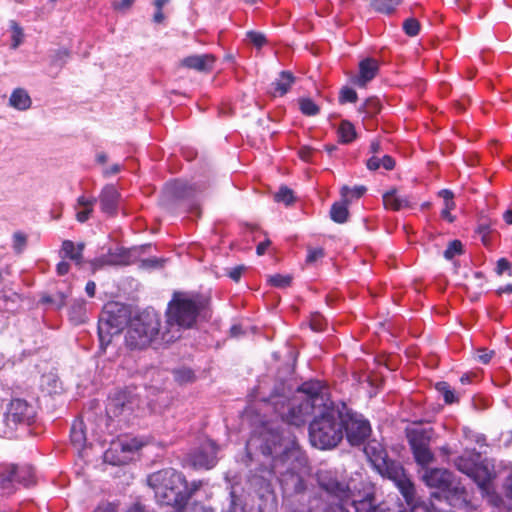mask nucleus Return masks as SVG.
I'll use <instances>...</instances> for the list:
<instances>
[{
  "mask_svg": "<svg viewBox=\"0 0 512 512\" xmlns=\"http://www.w3.org/2000/svg\"><path fill=\"white\" fill-rule=\"evenodd\" d=\"M262 453L272 458L271 473L278 476L284 493L300 496L305 499V483L299 471L306 465V458L302 452L294 447L282 443L278 434H271L261 446Z\"/></svg>",
  "mask_w": 512,
  "mask_h": 512,
  "instance_id": "nucleus-1",
  "label": "nucleus"
},
{
  "mask_svg": "<svg viewBox=\"0 0 512 512\" xmlns=\"http://www.w3.org/2000/svg\"><path fill=\"white\" fill-rule=\"evenodd\" d=\"M297 392L300 396L289 399L276 390L267 399L263 398V401L270 404L284 422L299 427L307 421L315 409H320L325 401H328V393L325 385L319 380L302 383Z\"/></svg>",
  "mask_w": 512,
  "mask_h": 512,
  "instance_id": "nucleus-2",
  "label": "nucleus"
},
{
  "mask_svg": "<svg viewBox=\"0 0 512 512\" xmlns=\"http://www.w3.org/2000/svg\"><path fill=\"white\" fill-rule=\"evenodd\" d=\"M208 305L209 298L202 294L175 291L165 311L163 343L175 342L184 330L193 328Z\"/></svg>",
  "mask_w": 512,
  "mask_h": 512,
  "instance_id": "nucleus-3",
  "label": "nucleus"
},
{
  "mask_svg": "<svg viewBox=\"0 0 512 512\" xmlns=\"http://www.w3.org/2000/svg\"><path fill=\"white\" fill-rule=\"evenodd\" d=\"M147 483L153 489L157 501L172 506L176 512L185 508L189 499L206 484L203 480L188 482L182 472L173 468L152 473Z\"/></svg>",
  "mask_w": 512,
  "mask_h": 512,
  "instance_id": "nucleus-4",
  "label": "nucleus"
},
{
  "mask_svg": "<svg viewBox=\"0 0 512 512\" xmlns=\"http://www.w3.org/2000/svg\"><path fill=\"white\" fill-rule=\"evenodd\" d=\"M319 487L326 493L308 496V505L298 512H349L351 491L344 481H340L335 472L321 470L317 473Z\"/></svg>",
  "mask_w": 512,
  "mask_h": 512,
  "instance_id": "nucleus-5",
  "label": "nucleus"
},
{
  "mask_svg": "<svg viewBox=\"0 0 512 512\" xmlns=\"http://www.w3.org/2000/svg\"><path fill=\"white\" fill-rule=\"evenodd\" d=\"M340 404L334 405L325 401L320 413L309 424V439L311 444L319 449L336 447L343 439Z\"/></svg>",
  "mask_w": 512,
  "mask_h": 512,
  "instance_id": "nucleus-6",
  "label": "nucleus"
},
{
  "mask_svg": "<svg viewBox=\"0 0 512 512\" xmlns=\"http://www.w3.org/2000/svg\"><path fill=\"white\" fill-rule=\"evenodd\" d=\"M158 339L163 342V326L160 315L154 310L144 311L136 317L125 336L130 349H144Z\"/></svg>",
  "mask_w": 512,
  "mask_h": 512,
  "instance_id": "nucleus-7",
  "label": "nucleus"
},
{
  "mask_svg": "<svg viewBox=\"0 0 512 512\" xmlns=\"http://www.w3.org/2000/svg\"><path fill=\"white\" fill-rule=\"evenodd\" d=\"M127 310L117 303L107 304L98 321V336L101 347L110 344L114 335H119L127 325Z\"/></svg>",
  "mask_w": 512,
  "mask_h": 512,
  "instance_id": "nucleus-8",
  "label": "nucleus"
},
{
  "mask_svg": "<svg viewBox=\"0 0 512 512\" xmlns=\"http://www.w3.org/2000/svg\"><path fill=\"white\" fill-rule=\"evenodd\" d=\"M341 422L343 425V434L345 433L348 442L357 446L362 444L371 433V426L367 419L361 414L354 412L352 409L341 402L340 403Z\"/></svg>",
  "mask_w": 512,
  "mask_h": 512,
  "instance_id": "nucleus-9",
  "label": "nucleus"
},
{
  "mask_svg": "<svg viewBox=\"0 0 512 512\" xmlns=\"http://www.w3.org/2000/svg\"><path fill=\"white\" fill-rule=\"evenodd\" d=\"M432 431L425 428H414L407 431V439L416 463L422 467L434 460L430 450Z\"/></svg>",
  "mask_w": 512,
  "mask_h": 512,
  "instance_id": "nucleus-10",
  "label": "nucleus"
},
{
  "mask_svg": "<svg viewBox=\"0 0 512 512\" xmlns=\"http://www.w3.org/2000/svg\"><path fill=\"white\" fill-rule=\"evenodd\" d=\"M35 407L21 398H15L7 406L4 421L10 429L18 426H30L35 422Z\"/></svg>",
  "mask_w": 512,
  "mask_h": 512,
  "instance_id": "nucleus-11",
  "label": "nucleus"
},
{
  "mask_svg": "<svg viewBox=\"0 0 512 512\" xmlns=\"http://www.w3.org/2000/svg\"><path fill=\"white\" fill-rule=\"evenodd\" d=\"M378 469L384 477L395 483L405 500H411L414 493V485L406 477L404 468L399 462L383 458L382 463L378 465Z\"/></svg>",
  "mask_w": 512,
  "mask_h": 512,
  "instance_id": "nucleus-12",
  "label": "nucleus"
},
{
  "mask_svg": "<svg viewBox=\"0 0 512 512\" xmlns=\"http://www.w3.org/2000/svg\"><path fill=\"white\" fill-rule=\"evenodd\" d=\"M34 482V472L31 466H17L14 464L7 465L0 473V487L7 490L8 493L13 491L16 483L29 486Z\"/></svg>",
  "mask_w": 512,
  "mask_h": 512,
  "instance_id": "nucleus-13",
  "label": "nucleus"
},
{
  "mask_svg": "<svg viewBox=\"0 0 512 512\" xmlns=\"http://www.w3.org/2000/svg\"><path fill=\"white\" fill-rule=\"evenodd\" d=\"M423 481L427 486L437 488L443 492H450L455 495L462 494L464 488L460 487L454 479V475L447 469L433 468L428 469L423 474Z\"/></svg>",
  "mask_w": 512,
  "mask_h": 512,
  "instance_id": "nucleus-14",
  "label": "nucleus"
},
{
  "mask_svg": "<svg viewBox=\"0 0 512 512\" xmlns=\"http://www.w3.org/2000/svg\"><path fill=\"white\" fill-rule=\"evenodd\" d=\"M217 444L210 439L205 440L194 451L189 453L187 461L194 469L209 470L217 463Z\"/></svg>",
  "mask_w": 512,
  "mask_h": 512,
  "instance_id": "nucleus-15",
  "label": "nucleus"
},
{
  "mask_svg": "<svg viewBox=\"0 0 512 512\" xmlns=\"http://www.w3.org/2000/svg\"><path fill=\"white\" fill-rule=\"evenodd\" d=\"M197 186L189 184L184 180H174L166 183L162 195V203L169 206L176 201L195 199L199 193Z\"/></svg>",
  "mask_w": 512,
  "mask_h": 512,
  "instance_id": "nucleus-16",
  "label": "nucleus"
},
{
  "mask_svg": "<svg viewBox=\"0 0 512 512\" xmlns=\"http://www.w3.org/2000/svg\"><path fill=\"white\" fill-rule=\"evenodd\" d=\"M468 476L477 484L482 494L489 498L492 505L500 506L502 498L495 492L492 484L495 474L486 465L479 462Z\"/></svg>",
  "mask_w": 512,
  "mask_h": 512,
  "instance_id": "nucleus-17",
  "label": "nucleus"
},
{
  "mask_svg": "<svg viewBox=\"0 0 512 512\" xmlns=\"http://www.w3.org/2000/svg\"><path fill=\"white\" fill-rule=\"evenodd\" d=\"M136 440L113 443L104 453V461L114 466L126 465L132 460L133 454L139 449Z\"/></svg>",
  "mask_w": 512,
  "mask_h": 512,
  "instance_id": "nucleus-18",
  "label": "nucleus"
},
{
  "mask_svg": "<svg viewBox=\"0 0 512 512\" xmlns=\"http://www.w3.org/2000/svg\"><path fill=\"white\" fill-rule=\"evenodd\" d=\"M351 505L355 508V512H402V505L398 499L393 498L376 504L375 498L368 495L359 501L353 500Z\"/></svg>",
  "mask_w": 512,
  "mask_h": 512,
  "instance_id": "nucleus-19",
  "label": "nucleus"
},
{
  "mask_svg": "<svg viewBox=\"0 0 512 512\" xmlns=\"http://www.w3.org/2000/svg\"><path fill=\"white\" fill-rule=\"evenodd\" d=\"M177 512H214L211 507H207L200 503H194L188 508H183ZM221 512H248L246 504L242 496L238 495L232 488L229 493V503Z\"/></svg>",
  "mask_w": 512,
  "mask_h": 512,
  "instance_id": "nucleus-20",
  "label": "nucleus"
},
{
  "mask_svg": "<svg viewBox=\"0 0 512 512\" xmlns=\"http://www.w3.org/2000/svg\"><path fill=\"white\" fill-rule=\"evenodd\" d=\"M129 261V252L123 247L109 249L106 255L95 258L91 261L93 270L100 269L105 265H124Z\"/></svg>",
  "mask_w": 512,
  "mask_h": 512,
  "instance_id": "nucleus-21",
  "label": "nucleus"
},
{
  "mask_svg": "<svg viewBox=\"0 0 512 512\" xmlns=\"http://www.w3.org/2000/svg\"><path fill=\"white\" fill-rule=\"evenodd\" d=\"M120 194L113 185H106L99 196L100 207L103 213L113 216L117 214Z\"/></svg>",
  "mask_w": 512,
  "mask_h": 512,
  "instance_id": "nucleus-22",
  "label": "nucleus"
},
{
  "mask_svg": "<svg viewBox=\"0 0 512 512\" xmlns=\"http://www.w3.org/2000/svg\"><path fill=\"white\" fill-rule=\"evenodd\" d=\"M378 69L379 65L375 59H363L359 63V75L355 78L354 83L359 87H365L376 76Z\"/></svg>",
  "mask_w": 512,
  "mask_h": 512,
  "instance_id": "nucleus-23",
  "label": "nucleus"
},
{
  "mask_svg": "<svg viewBox=\"0 0 512 512\" xmlns=\"http://www.w3.org/2000/svg\"><path fill=\"white\" fill-rule=\"evenodd\" d=\"M215 58L211 54L192 55L182 60V65L199 72H207L212 69Z\"/></svg>",
  "mask_w": 512,
  "mask_h": 512,
  "instance_id": "nucleus-24",
  "label": "nucleus"
},
{
  "mask_svg": "<svg viewBox=\"0 0 512 512\" xmlns=\"http://www.w3.org/2000/svg\"><path fill=\"white\" fill-rule=\"evenodd\" d=\"M480 459V453L473 449L471 451H466L463 455L457 457L454 463L459 471L468 476L480 462Z\"/></svg>",
  "mask_w": 512,
  "mask_h": 512,
  "instance_id": "nucleus-25",
  "label": "nucleus"
},
{
  "mask_svg": "<svg viewBox=\"0 0 512 512\" xmlns=\"http://www.w3.org/2000/svg\"><path fill=\"white\" fill-rule=\"evenodd\" d=\"M383 203L385 208H389L394 211H399L403 208H409L412 206L409 196H399L395 190L386 192L383 195Z\"/></svg>",
  "mask_w": 512,
  "mask_h": 512,
  "instance_id": "nucleus-26",
  "label": "nucleus"
},
{
  "mask_svg": "<svg viewBox=\"0 0 512 512\" xmlns=\"http://www.w3.org/2000/svg\"><path fill=\"white\" fill-rule=\"evenodd\" d=\"M69 320L74 325H80L87 321L86 302L84 300H74L69 307Z\"/></svg>",
  "mask_w": 512,
  "mask_h": 512,
  "instance_id": "nucleus-27",
  "label": "nucleus"
},
{
  "mask_svg": "<svg viewBox=\"0 0 512 512\" xmlns=\"http://www.w3.org/2000/svg\"><path fill=\"white\" fill-rule=\"evenodd\" d=\"M32 101L26 90L22 88L15 89L9 98V105L19 111L28 110Z\"/></svg>",
  "mask_w": 512,
  "mask_h": 512,
  "instance_id": "nucleus-28",
  "label": "nucleus"
},
{
  "mask_svg": "<svg viewBox=\"0 0 512 512\" xmlns=\"http://www.w3.org/2000/svg\"><path fill=\"white\" fill-rule=\"evenodd\" d=\"M84 250V243H78L75 246L71 240H64L61 247L63 256L74 261L75 264L80 265L82 263V253Z\"/></svg>",
  "mask_w": 512,
  "mask_h": 512,
  "instance_id": "nucleus-29",
  "label": "nucleus"
},
{
  "mask_svg": "<svg viewBox=\"0 0 512 512\" xmlns=\"http://www.w3.org/2000/svg\"><path fill=\"white\" fill-rule=\"evenodd\" d=\"M295 82V77L290 71H282L279 77L272 83L275 96L285 95L292 84Z\"/></svg>",
  "mask_w": 512,
  "mask_h": 512,
  "instance_id": "nucleus-30",
  "label": "nucleus"
},
{
  "mask_svg": "<svg viewBox=\"0 0 512 512\" xmlns=\"http://www.w3.org/2000/svg\"><path fill=\"white\" fill-rule=\"evenodd\" d=\"M349 199H344L342 202H335L330 209L331 219L339 224L347 222L349 217L348 210Z\"/></svg>",
  "mask_w": 512,
  "mask_h": 512,
  "instance_id": "nucleus-31",
  "label": "nucleus"
},
{
  "mask_svg": "<svg viewBox=\"0 0 512 512\" xmlns=\"http://www.w3.org/2000/svg\"><path fill=\"white\" fill-rule=\"evenodd\" d=\"M70 439L72 444L78 449L83 448L86 443V433L84 423L81 420H75L71 426Z\"/></svg>",
  "mask_w": 512,
  "mask_h": 512,
  "instance_id": "nucleus-32",
  "label": "nucleus"
},
{
  "mask_svg": "<svg viewBox=\"0 0 512 512\" xmlns=\"http://www.w3.org/2000/svg\"><path fill=\"white\" fill-rule=\"evenodd\" d=\"M338 136L342 144H349L354 141L357 136L354 125L348 120H343L338 128Z\"/></svg>",
  "mask_w": 512,
  "mask_h": 512,
  "instance_id": "nucleus-33",
  "label": "nucleus"
},
{
  "mask_svg": "<svg viewBox=\"0 0 512 512\" xmlns=\"http://www.w3.org/2000/svg\"><path fill=\"white\" fill-rule=\"evenodd\" d=\"M77 203L79 206H82L84 209L82 211L77 212L76 219L79 222L84 223L89 219V217L93 211V206L96 203V198H86L84 196H80L77 200Z\"/></svg>",
  "mask_w": 512,
  "mask_h": 512,
  "instance_id": "nucleus-34",
  "label": "nucleus"
},
{
  "mask_svg": "<svg viewBox=\"0 0 512 512\" xmlns=\"http://www.w3.org/2000/svg\"><path fill=\"white\" fill-rule=\"evenodd\" d=\"M127 404L126 393L119 392L114 398L110 399L107 406V411L113 413L116 416L125 410Z\"/></svg>",
  "mask_w": 512,
  "mask_h": 512,
  "instance_id": "nucleus-35",
  "label": "nucleus"
},
{
  "mask_svg": "<svg viewBox=\"0 0 512 512\" xmlns=\"http://www.w3.org/2000/svg\"><path fill=\"white\" fill-rule=\"evenodd\" d=\"M381 111V103L377 98H368L359 108V112L373 117Z\"/></svg>",
  "mask_w": 512,
  "mask_h": 512,
  "instance_id": "nucleus-36",
  "label": "nucleus"
},
{
  "mask_svg": "<svg viewBox=\"0 0 512 512\" xmlns=\"http://www.w3.org/2000/svg\"><path fill=\"white\" fill-rule=\"evenodd\" d=\"M402 2V0H371V5L374 10L390 14Z\"/></svg>",
  "mask_w": 512,
  "mask_h": 512,
  "instance_id": "nucleus-37",
  "label": "nucleus"
},
{
  "mask_svg": "<svg viewBox=\"0 0 512 512\" xmlns=\"http://www.w3.org/2000/svg\"><path fill=\"white\" fill-rule=\"evenodd\" d=\"M299 109L305 116H316L320 112L319 106L309 97L299 98Z\"/></svg>",
  "mask_w": 512,
  "mask_h": 512,
  "instance_id": "nucleus-38",
  "label": "nucleus"
},
{
  "mask_svg": "<svg viewBox=\"0 0 512 512\" xmlns=\"http://www.w3.org/2000/svg\"><path fill=\"white\" fill-rule=\"evenodd\" d=\"M436 389L439 393H441L446 404H453L458 402V396L447 382H438L436 384Z\"/></svg>",
  "mask_w": 512,
  "mask_h": 512,
  "instance_id": "nucleus-39",
  "label": "nucleus"
},
{
  "mask_svg": "<svg viewBox=\"0 0 512 512\" xmlns=\"http://www.w3.org/2000/svg\"><path fill=\"white\" fill-rule=\"evenodd\" d=\"M174 379L180 385L192 383L195 380V374L190 368H179L173 371Z\"/></svg>",
  "mask_w": 512,
  "mask_h": 512,
  "instance_id": "nucleus-40",
  "label": "nucleus"
},
{
  "mask_svg": "<svg viewBox=\"0 0 512 512\" xmlns=\"http://www.w3.org/2000/svg\"><path fill=\"white\" fill-rule=\"evenodd\" d=\"M9 25H10V29H11V32H12V35H11V38H12L11 48L12 49H16L23 42V38H24L23 29L15 20H10Z\"/></svg>",
  "mask_w": 512,
  "mask_h": 512,
  "instance_id": "nucleus-41",
  "label": "nucleus"
},
{
  "mask_svg": "<svg viewBox=\"0 0 512 512\" xmlns=\"http://www.w3.org/2000/svg\"><path fill=\"white\" fill-rule=\"evenodd\" d=\"M415 494V492L413 493ZM407 505L410 507L411 512H432V504L429 501L414 499V495L410 501L405 500Z\"/></svg>",
  "mask_w": 512,
  "mask_h": 512,
  "instance_id": "nucleus-42",
  "label": "nucleus"
},
{
  "mask_svg": "<svg viewBox=\"0 0 512 512\" xmlns=\"http://www.w3.org/2000/svg\"><path fill=\"white\" fill-rule=\"evenodd\" d=\"M274 200L276 202H282L286 205H290L294 202L293 191L287 186L280 187L279 191L275 194Z\"/></svg>",
  "mask_w": 512,
  "mask_h": 512,
  "instance_id": "nucleus-43",
  "label": "nucleus"
},
{
  "mask_svg": "<svg viewBox=\"0 0 512 512\" xmlns=\"http://www.w3.org/2000/svg\"><path fill=\"white\" fill-rule=\"evenodd\" d=\"M463 252V245L459 240H453L449 242L446 250L444 251V257L448 260L453 259L456 255H460Z\"/></svg>",
  "mask_w": 512,
  "mask_h": 512,
  "instance_id": "nucleus-44",
  "label": "nucleus"
},
{
  "mask_svg": "<svg viewBox=\"0 0 512 512\" xmlns=\"http://www.w3.org/2000/svg\"><path fill=\"white\" fill-rule=\"evenodd\" d=\"M67 295L63 292H58L53 296L47 295L42 297L43 303L53 304L57 309L62 308L65 305Z\"/></svg>",
  "mask_w": 512,
  "mask_h": 512,
  "instance_id": "nucleus-45",
  "label": "nucleus"
},
{
  "mask_svg": "<svg viewBox=\"0 0 512 512\" xmlns=\"http://www.w3.org/2000/svg\"><path fill=\"white\" fill-rule=\"evenodd\" d=\"M366 191L367 188L363 185L355 186L352 189H350L348 186H343L341 188V196L344 199H348L349 194H351V197L360 198L365 194Z\"/></svg>",
  "mask_w": 512,
  "mask_h": 512,
  "instance_id": "nucleus-46",
  "label": "nucleus"
},
{
  "mask_svg": "<svg viewBox=\"0 0 512 512\" xmlns=\"http://www.w3.org/2000/svg\"><path fill=\"white\" fill-rule=\"evenodd\" d=\"M403 30L408 36L414 37L419 34L420 23L415 18H409L404 21Z\"/></svg>",
  "mask_w": 512,
  "mask_h": 512,
  "instance_id": "nucleus-47",
  "label": "nucleus"
},
{
  "mask_svg": "<svg viewBox=\"0 0 512 512\" xmlns=\"http://www.w3.org/2000/svg\"><path fill=\"white\" fill-rule=\"evenodd\" d=\"M292 277L289 275L275 274L270 276L269 282L277 288H285L291 284Z\"/></svg>",
  "mask_w": 512,
  "mask_h": 512,
  "instance_id": "nucleus-48",
  "label": "nucleus"
},
{
  "mask_svg": "<svg viewBox=\"0 0 512 512\" xmlns=\"http://www.w3.org/2000/svg\"><path fill=\"white\" fill-rule=\"evenodd\" d=\"M357 101V93L350 87H343L339 94V102L344 103H355Z\"/></svg>",
  "mask_w": 512,
  "mask_h": 512,
  "instance_id": "nucleus-49",
  "label": "nucleus"
},
{
  "mask_svg": "<svg viewBox=\"0 0 512 512\" xmlns=\"http://www.w3.org/2000/svg\"><path fill=\"white\" fill-rule=\"evenodd\" d=\"M27 244V237L21 232H16L13 235V248L16 253H21Z\"/></svg>",
  "mask_w": 512,
  "mask_h": 512,
  "instance_id": "nucleus-50",
  "label": "nucleus"
},
{
  "mask_svg": "<svg viewBox=\"0 0 512 512\" xmlns=\"http://www.w3.org/2000/svg\"><path fill=\"white\" fill-rule=\"evenodd\" d=\"M18 298L17 294L14 293L12 296L8 297L3 295L0 297V310L12 311L14 309V304L16 299Z\"/></svg>",
  "mask_w": 512,
  "mask_h": 512,
  "instance_id": "nucleus-51",
  "label": "nucleus"
},
{
  "mask_svg": "<svg viewBox=\"0 0 512 512\" xmlns=\"http://www.w3.org/2000/svg\"><path fill=\"white\" fill-rule=\"evenodd\" d=\"M324 257V249L323 248H308V254L306 257V262L311 264L316 262L317 260Z\"/></svg>",
  "mask_w": 512,
  "mask_h": 512,
  "instance_id": "nucleus-52",
  "label": "nucleus"
},
{
  "mask_svg": "<svg viewBox=\"0 0 512 512\" xmlns=\"http://www.w3.org/2000/svg\"><path fill=\"white\" fill-rule=\"evenodd\" d=\"M247 38L258 48L262 47L266 43L265 36L259 32L249 31L247 32Z\"/></svg>",
  "mask_w": 512,
  "mask_h": 512,
  "instance_id": "nucleus-53",
  "label": "nucleus"
},
{
  "mask_svg": "<svg viewBox=\"0 0 512 512\" xmlns=\"http://www.w3.org/2000/svg\"><path fill=\"white\" fill-rule=\"evenodd\" d=\"M511 268H512L511 263L506 258H500L497 261V266H496L495 271L498 275H502L505 272H508L509 275H511Z\"/></svg>",
  "mask_w": 512,
  "mask_h": 512,
  "instance_id": "nucleus-54",
  "label": "nucleus"
},
{
  "mask_svg": "<svg viewBox=\"0 0 512 512\" xmlns=\"http://www.w3.org/2000/svg\"><path fill=\"white\" fill-rule=\"evenodd\" d=\"M324 325L325 320L319 315L313 316L310 321V327L314 331H322L324 329Z\"/></svg>",
  "mask_w": 512,
  "mask_h": 512,
  "instance_id": "nucleus-55",
  "label": "nucleus"
},
{
  "mask_svg": "<svg viewBox=\"0 0 512 512\" xmlns=\"http://www.w3.org/2000/svg\"><path fill=\"white\" fill-rule=\"evenodd\" d=\"M246 270V267L244 265L236 266L228 272V276L235 282H238L243 274V272Z\"/></svg>",
  "mask_w": 512,
  "mask_h": 512,
  "instance_id": "nucleus-56",
  "label": "nucleus"
},
{
  "mask_svg": "<svg viewBox=\"0 0 512 512\" xmlns=\"http://www.w3.org/2000/svg\"><path fill=\"white\" fill-rule=\"evenodd\" d=\"M503 489L505 497L512 501V473L506 477L503 484Z\"/></svg>",
  "mask_w": 512,
  "mask_h": 512,
  "instance_id": "nucleus-57",
  "label": "nucleus"
},
{
  "mask_svg": "<svg viewBox=\"0 0 512 512\" xmlns=\"http://www.w3.org/2000/svg\"><path fill=\"white\" fill-rule=\"evenodd\" d=\"M455 208V203L454 202H450V203H444V208L443 210L441 211V216L448 220L449 222H453L454 218L453 216L451 215V210H453Z\"/></svg>",
  "mask_w": 512,
  "mask_h": 512,
  "instance_id": "nucleus-58",
  "label": "nucleus"
},
{
  "mask_svg": "<svg viewBox=\"0 0 512 512\" xmlns=\"http://www.w3.org/2000/svg\"><path fill=\"white\" fill-rule=\"evenodd\" d=\"M135 0H119L112 3L115 10H127L129 9Z\"/></svg>",
  "mask_w": 512,
  "mask_h": 512,
  "instance_id": "nucleus-59",
  "label": "nucleus"
},
{
  "mask_svg": "<svg viewBox=\"0 0 512 512\" xmlns=\"http://www.w3.org/2000/svg\"><path fill=\"white\" fill-rule=\"evenodd\" d=\"M93 512H117L116 506L113 503L105 502L99 504Z\"/></svg>",
  "mask_w": 512,
  "mask_h": 512,
  "instance_id": "nucleus-60",
  "label": "nucleus"
},
{
  "mask_svg": "<svg viewBox=\"0 0 512 512\" xmlns=\"http://www.w3.org/2000/svg\"><path fill=\"white\" fill-rule=\"evenodd\" d=\"M494 355V351L479 350L478 359L483 364H488Z\"/></svg>",
  "mask_w": 512,
  "mask_h": 512,
  "instance_id": "nucleus-61",
  "label": "nucleus"
},
{
  "mask_svg": "<svg viewBox=\"0 0 512 512\" xmlns=\"http://www.w3.org/2000/svg\"><path fill=\"white\" fill-rule=\"evenodd\" d=\"M366 166L369 170L375 171L381 167V158L372 156L367 160Z\"/></svg>",
  "mask_w": 512,
  "mask_h": 512,
  "instance_id": "nucleus-62",
  "label": "nucleus"
},
{
  "mask_svg": "<svg viewBox=\"0 0 512 512\" xmlns=\"http://www.w3.org/2000/svg\"><path fill=\"white\" fill-rule=\"evenodd\" d=\"M381 166L385 170H392L395 167V160L389 155H384L381 158Z\"/></svg>",
  "mask_w": 512,
  "mask_h": 512,
  "instance_id": "nucleus-63",
  "label": "nucleus"
},
{
  "mask_svg": "<svg viewBox=\"0 0 512 512\" xmlns=\"http://www.w3.org/2000/svg\"><path fill=\"white\" fill-rule=\"evenodd\" d=\"M122 167L121 165L119 164H113L112 166L104 169L103 171V175L105 177H109V176H112V175H116L118 174L120 171H121Z\"/></svg>",
  "mask_w": 512,
  "mask_h": 512,
  "instance_id": "nucleus-64",
  "label": "nucleus"
}]
</instances>
